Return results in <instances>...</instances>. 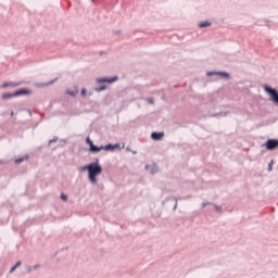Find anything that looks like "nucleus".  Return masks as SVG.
Segmentation results:
<instances>
[{
  "instance_id": "4",
  "label": "nucleus",
  "mask_w": 278,
  "mask_h": 278,
  "mask_svg": "<svg viewBox=\"0 0 278 278\" xmlns=\"http://www.w3.org/2000/svg\"><path fill=\"white\" fill-rule=\"evenodd\" d=\"M86 142L87 144H89L91 153H99V151H103V147L94 146V143H92V140H90V138H87Z\"/></svg>"
},
{
  "instance_id": "7",
  "label": "nucleus",
  "mask_w": 278,
  "mask_h": 278,
  "mask_svg": "<svg viewBox=\"0 0 278 278\" xmlns=\"http://www.w3.org/2000/svg\"><path fill=\"white\" fill-rule=\"evenodd\" d=\"M152 140H162L164 138V132H152Z\"/></svg>"
},
{
  "instance_id": "13",
  "label": "nucleus",
  "mask_w": 278,
  "mask_h": 278,
  "mask_svg": "<svg viewBox=\"0 0 278 278\" xmlns=\"http://www.w3.org/2000/svg\"><path fill=\"white\" fill-rule=\"evenodd\" d=\"M21 162H25V157H20L15 160V164H21Z\"/></svg>"
},
{
  "instance_id": "6",
  "label": "nucleus",
  "mask_w": 278,
  "mask_h": 278,
  "mask_svg": "<svg viewBox=\"0 0 278 278\" xmlns=\"http://www.w3.org/2000/svg\"><path fill=\"white\" fill-rule=\"evenodd\" d=\"M118 79V77H113V78H102L99 80V84H114V81H116Z\"/></svg>"
},
{
  "instance_id": "17",
  "label": "nucleus",
  "mask_w": 278,
  "mask_h": 278,
  "mask_svg": "<svg viewBox=\"0 0 278 278\" xmlns=\"http://www.w3.org/2000/svg\"><path fill=\"white\" fill-rule=\"evenodd\" d=\"M14 266H16V268H18V266H21V262H17Z\"/></svg>"
},
{
  "instance_id": "15",
  "label": "nucleus",
  "mask_w": 278,
  "mask_h": 278,
  "mask_svg": "<svg viewBox=\"0 0 278 278\" xmlns=\"http://www.w3.org/2000/svg\"><path fill=\"white\" fill-rule=\"evenodd\" d=\"M86 89H81V91H80V94L83 96V97H86Z\"/></svg>"
},
{
  "instance_id": "20",
  "label": "nucleus",
  "mask_w": 278,
  "mask_h": 278,
  "mask_svg": "<svg viewBox=\"0 0 278 278\" xmlns=\"http://www.w3.org/2000/svg\"><path fill=\"white\" fill-rule=\"evenodd\" d=\"M11 116H14V111L11 112Z\"/></svg>"
},
{
  "instance_id": "18",
  "label": "nucleus",
  "mask_w": 278,
  "mask_h": 278,
  "mask_svg": "<svg viewBox=\"0 0 278 278\" xmlns=\"http://www.w3.org/2000/svg\"><path fill=\"white\" fill-rule=\"evenodd\" d=\"M98 90H99V91L105 90V87H100Z\"/></svg>"
},
{
  "instance_id": "10",
  "label": "nucleus",
  "mask_w": 278,
  "mask_h": 278,
  "mask_svg": "<svg viewBox=\"0 0 278 278\" xmlns=\"http://www.w3.org/2000/svg\"><path fill=\"white\" fill-rule=\"evenodd\" d=\"M104 151H112L114 150V146L108 144L106 147H103Z\"/></svg>"
},
{
  "instance_id": "9",
  "label": "nucleus",
  "mask_w": 278,
  "mask_h": 278,
  "mask_svg": "<svg viewBox=\"0 0 278 278\" xmlns=\"http://www.w3.org/2000/svg\"><path fill=\"white\" fill-rule=\"evenodd\" d=\"M210 22H201L200 24H199V27L200 28H203V27H210Z\"/></svg>"
},
{
  "instance_id": "5",
  "label": "nucleus",
  "mask_w": 278,
  "mask_h": 278,
  "mask_svg": "<svg viewBox=\"0 0 278 278\" xmlns=\"http://www.w3.org/2000/svg\"><path fill=\"white\" fill-rule=\"evenodd\" d=\"M265 147L268 151H273L274 149L278 148V140L269 139L266 141Z\"/></svg>"
},
{
  "instance_id": "16",
  "label": "nucleus",
  "mask_w": 278,
  "mask_h": 278,
  "mask_svg": "<svg viewBox=\"0 0 278 278\" xmlns=\"http://www.w3.org/2000/svg\"><path fill=\"white\" fill-rule=\"evenodd\" d=\"M14 270H16V266L15 265L11 268L10 273H14Z\"/></svg>"
},
{
  "instance_id": "14",
  "label": "nucleus",
  "mask_w": 278,
  "mask_h": 278,
  "mask_svg": "<svg viewBox=\"0 0 278 278\" xmlns=\"http://www.w3.org/2000/svg\"><path fill=\"white\" fill-rule=\"evenodd\" d=\"M62 201H68V197L64 193L61 194Z\"/></svg>"
},
{
  "instance_id": "2",
  "label": "nucleus",
  "mask_w": 278,
  "mask_h": 278,
  "mask_svg": "<svg viewBox=\"0 0 278 278\" xmlns=\"http://www.w3.org/2000/svg\"><path fill=\"white\" fill-rule=\"evenodd\" d=\"M21 94H29V91L27 89H21L14 93H3L2 99H12L13 97H21Z\"/></svg>"
},
{
  "instance_id": "11",
  "label": "nucleus",
  "mask_w": 278,
  "mask_h": 278,
  "mask_svg": "<svg viewBox=\"0 0 278 278\" xmlns=\"http://www.w3.org/2000/svg\"><path fill=\"white\" fill-rule=\"evenodd\" d=\"M8 86H20V84L18 83L4 84L3 88H8Z\"/></svg>"
},
{
  "instance_id": "12",
  "label": "nucleus",
  "mask_w": 278,
  "mask_h": 278,
  "mask_svg": "<svg viewBox=\"0 0 278 278\" xmlns=\"http://www.w3.org/2000/svg\"><path fill=\"white\" fill-rule=\"evenodd\" d=\"M217 75H219L220 77H226V78L229 77V75L225 72H219V73H217Z\"/></svg>"
},
{
  "instance_id": "1",
  "label": "nucleus",
  "mask_w": 278,
  "mask_h": 278,
  "mask_svg": "<svg viewBox=\"0 0 278 278\" xmlns=\"http://www.w3.org/2000/svg\"><path fill=\"white\" fill-rule=\"evenodd\" d=\"M85 170H88L89 181L91 184H97V176L103 173V167L99 163H91L85 167Z\"/></svg>"
},
{
  "instance_id": "3",
  "label": "nucleus",
  "mask_w": 278,
  "mask_h": 278,
  "mask_svg": "<svg viewBox=\"0 0 278 278\" xmlns=\"http://www.w3.org/2000/svg\"><path fill=\"white\" fill-rule=\"evenodd\" d=\"M264 90L265 92H268L270 100L274 101V103H278V92L276 89L265 86Z\"/></svg>"
},
{
  "instance_id": "8",
  "label": "nucleus",
  "mask_w": 278,
  "mask_h": 278,
  "mask_svg": "<svg viewBox=\"0 0 278 278\" xmlns=\"http://www.w3.org/2000/svg\"><path fill=\"white\" fill-rule=\"evenodd\" d=\"M66 94H70V97H77V94H79V90L75 89V90H67Z\"/></svg>"
},
{
  "instance_id": "19",
  "label": "nucleus",
  "mask_w": 278,
  "mask_h": 278,
  "mask_svg": "<svg viewBox=\"0 0 278 278\" xmlns=\"http://www.w3.org/2000/svg\"><path fill=\"white\" fill-rule=\"evenodd\" d=\"M269 170H273V163L269 164Z\"/></svg>"
}]
</instances>
